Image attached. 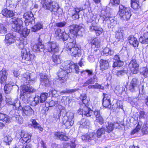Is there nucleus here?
Masks as SVG:
<instances>
[{
    "mask_svg": "<svg viewBox=\"0 0 148 148\" xmlns=\"http://www.w3.org/2000/svg\"><path fill=\"white\" fill-rule=\"evenodd\" d=\"M64 49L67 51L68 53L72 56H75L80 55V50L75 42H65Z\"/></svg>",
    "mask_w": 148,
    "mask_h": 148,
    "instance_id": "f257e3e1",
    "label": "nucleus"
},
{
    "mask_svg": "<svg viewBox=\"0 0 148 148\" xmlns=\"http://www.w3.org/2000/svg\"><path fill=\"white\" fill-rule=\"evenodd\" d=\"M39 51H43L44 48L47 51L52 53H55L58 52L59 47L58 45L53 42H48L46 43L44 46L41 43H38Z\"/></svg>",
    "mask_w": 148,
    "mask_h": 148,
    "instance_id": "f03ea898",
    "label": "nucleus"
},
{
    "mask_svg": "<svg viewBox=\"0 0 148 148\" xmlns=\"http://www.w3.org/2000/svg\"><path fill=\"white\" fill-rule=\"evenodd\" d=\"M41 4L42 7L45 9L50 10L51 12H56L59 7L58 3L51 0H42Z\"/></svg>",
    "mask_w": 148,
    "mask_h": 148,
    "instance_id": "7ed1b4c3",
    "label": "nucleus"
},
{
    "mask_svg": "<svg viewBox=\"0 0 148 148\" xmlns=\"http://www.w3.org/2000/svg\"><path fill=\"white\" fill-rule=\"evenodd\" d=\"M118 13L122 20L128 21L131 16L130 8L122 5L119 6Z\"/></svg>",
    "mask_w": 148,
    "mask_h": 148,
    "instance_id": "20e7f679",
    "label": "nucleus"
},
{
    "mask_svg": "<svg viewBox=\"0 0 148 148\" xmlns=\"http://www.w3.org/2000/svg\"><path fill=\"white\" fill-rule=\"evenodd\" d=\"M11 23L13 30L15 32H20L23 29V22L22 20L17 18H13L11 19Z\"/></svg>",
    "mask_w": 148,
    "mask_h": 148,
    "instance_id": "39448f33",
    "label": "nucleus"
},
{
    "mask_svg": "<svg viewBox=\"0 0 148 148\" xmlns=\"http://www.w3.org/2000/svg\"><path fill=\"white\" fill-rule=\"evenodd\" d=\"M21 53V56L23 60L26 61H31L35 58V55L33 53H32L29 49L23 50Z\"/></svg>",
    "mask_w": 148,
    "mask_h": 148,
    "instance_id": "423d86ee",
    "label": "nucleus"
},
{
    "mask_svg": "<svg viewBox=\"0 0 148 148\" xmlns=\"http://www.w3.org/2000/svg\"><path fill=\"white\" fill-rule=\"evenodd\" d=\"M23 17L25 19V22L26 26H31L34 24L35 22L33 15L31 12L25 13L24 14Z\"/></svg>",
    "mask_w": 148,
    "mask_h": 148,
    "instance_id": "0eeeda50",
    "label": "nucleus"
},
{
    "mask_svg": "<svg viewBox=\"0 0 148 148\" xmlns=\"http://www.w3.org/2000/svg\"><path fill=\"white\" fill-rule=\"evenodd\" d=\"M78 112L79 114H82L87 117L90 116L93 114V111L85 105L81 106L78 110Z\"/></svg>",
    "mask_w": 148,
    "mask_h": 148,
    "instance_id": "6e6552de",
    "label": "nucleus"
},
{
    "mask_svg": "<svg viewBox=\"0 0 148 148\" xmlns=\"http://www.w3.org/2000/svg\"><path fill=\"white\" fill-rule=\"evenodd\" d=\"M78 112L79 114H82L87 117L90 116L93 114V111L85 105L81 106L78 110Z\"/></svg>",
    "mask_w": 148,
    "mask_h": 148,
    "instance_id": "1a4fd4ad",
    "label": "nucleus"
},
{
    "mask_svg": "<svg viewBox=\"0 0 148 148\" xmlns=\"http://www.w3.org/2000/svg\"><path fill=\"white\" fill-rule=\"evenodd\" d=\"M71 71H68L65 69H60L57 75L59 77V79L61 83H63L66 82L67 80V74L71 72Z\"/></svg>",
    "mask_w": 148,
    "mask_h": 148,
    "instance_id": "9d476101",
    "label": "nucleus"
},
{
    "mask_svg": "<svg viewBox=\"0 0 148 148\" xmlns=\"http://www.w3.org/2000/svg\"><path fill=\"white\" fill-rule=\"evenodd\" d=\"M129 67L131 72L134 74H137L138 72L139 65L136 59L132 60L129 64Z\"/></svg>",
    "mask_w": 148,
    "mask_h": 148,
    "instance_id": "9b49d317",
    "label": "nucleus"
},
{
    "mask_svg": "<svg viewBox=\"0 0 148 148\" xmlns=\"http://www.w3.org/2000/svg\"><path fill=\"white\" fill-rule=\"evenodd\" d=\"M22 113L23 116H31L34 114V111L29 106L23 107L22 108Z\"/></svg>",
    "mask_w": 148,
    "mask_h": 148,
    "instance_id": "f8f14e48",
    "label": "nucleus"
},
{
    "mask_svg": "<svg viewBox=\"0 0 148 148\" xmlns=\"http://www.w3.org/2000/svg\"><path fill=\"white\" fill-rule=\"evenodd\" d=\"M81 26L77 25H73L70 27V34L73 38L75 36L78 32L82 28Z\"/></svg>",
    "mask_w": 148,
    "mask_h": 148,
    "instance_id": "ddd939ff",
    "label": "nucleus"
},
{
    "mask_svg": "<svg viewBox=\"0 0 148 148\" xmlns=\"http://www.w3.org/2000/svg\"><path fill=\"white\" fill-rule=\"evenodd\" d=\"M16 41V37L10 33H8L5 36L4 41L7 46L14 43Z\"/></svg>",
    "mask_w": 148,
    "mask_h": 148,
    "instance_id": "4468645a",
    "label": "nucleus"
},
{
    "mask_svg": "<svg viewBox=\"0 0 148 148\" xmlns=\"http://www.w3.org/2000/svg\"><path fill=\"white\" fill-rule=\"evenodd\" d=\"M5 68H3L0 71V82L1 84H4L6 83L8 74Z\"/></svg>",
    "mask_w": 148,
    "mask_h": 148,
    "instance_id": "2eb2a0df",
    "label": "nucleus"
},
{
    "mask_svg": "<svg viewBox=\"0 0 148 148\" xmlns=\"http://www.w3.org/2000/svg\"><path fill=\"white\" fill-rule=\"evenodd\" d=\"M21 136L23 143H29L31 140L32 135L30 133L22 131Z\"/></svg>",
    "mask_w": 148,
    "mask_h": 148,
    "instance_id": "dca6fc26",
    "label": "nucleus"
},
{
    "mask_svg": "<svg viewBox=\"0 0 148 148\" xmlns=\"http://www.w3.org/2000/svg\"><path fill=\"white\" fill-rule=\"evenodd\" d=\"M95 133L92 132L82 136V139L83 140L87 141L89 140H92L95 138Z\"/></svg>",
    "mask_w": 148,
    "mask_h": 148,
    "instance_id": "f3484780",
    "label": "nucleus"
},
{
    "mask_svg": "<svg viewBox=\"0 0 148 148\" xmlns=\"http://www.w3.org/2000/svg\"><path fill=\"white\" fill-rule=\"evenodd\" d=\"M35 90L32 87H30L29 85H24L21 87V94L23 95L27 93L34 92Z\"/></svg>",
    "mask_w": 148,
    "mask_h": 148,
    "instance_id": "a211bd4d",
    "label": "nucleus"
},
{
    "mask_svg": "<svg viewBox=\"0 0 148 148\" xmlns=\"http://www.w3.org/2000/svg\"><path fill=\"white\" fill-rule=\"evenodd\" d=\"M91 45L92 50L96 51L100 45V40L96 38L93 39L91 41Z\"/></svg>",
    "mask_w": 148,
    "mask_h": 148,
    "instance_id": "6ab92c4d",
    "label": "nucleus"
},
{
    "mask_svg": "<svg viewBox=\"0 0 148 148\" xmlns=\"http://www.w3.org/2000/svg\"><path fill=\"white\" fill-rule=\"evenodd\" d=\"M103 96L102 103L103 106L105 108H108L110 105V96L107 94H103Z\"/></svg>",
    "mask_w": 148,
    "mask_h": 148,
    "instance_id": "aec40b11",
    "label": "nucleus"
},
{
    "mask_svg": "<svg viewBox=\"0 0 148 148\" xmlns=\"http://www.w3.org/2000/svg\"><path fill=\"white\" fill-rule=\"evenodd\" d=\"M40 82L41 85L45 86H49L50 82L47 75H42L40 77Z\"/></svg>",
    "mask_w": 148,
    "mask_h": 148,
    "instance_id": "412c9836",
    "label": "nucleus"
},
{
    "mask_svg": "<svg viewBox=\"0 0 148 148\" xmlns=\"http://www.w3.org/2000/svg\"><path fill=\"white\" fill-rule=\"evenodd\" d=\"M99 63L100 69L101 70L106 69L109 67V62L107 60L101 59Z\"/></svg>",
    "mask_w": 148,
    "mask_h": 148,
    "instance_id": "4be33fe9",
    "label": "nucleus"
},
{
    "mask_svg": "<svg viewBox=\"0 0 148 148\" xmlns=\"http://www.w3.org/2000/svg\"><path fill=\"white\" fill-rule=\"evenodd\" d=\"M2 14L6 17H11L14 15V12L12 10L5 8L2 10Z\"/></svg>",
    "mask_w": 148,
    "mask_h": 148,
    "instance_id": "5701e85b",
    "label": "nucleus"
},
{
    "mask_svg": "<svg viewBox=\"0 0 148 148\" xmlns=\"http://www.w3.org/2000/svg\"><path fill=\"white\" fill-rule=\"evenodd\" d=\"M71 63L73 62H71L70 60L66 61L63 63L60 69H64L67 71H70L71 66Z\"/></svg>",
    "mask_w": 148,
    "mask_h": 148,
    "instance_id": "b1692460",
    "label": "nucleus"
},
{
    "mask_svg": "<svg viewBox=\"0 0 148 148\" xmlns=\"http://www.w3.org/2000/svg\"><path fill=\"white\" fill-rule=\"evenodd\" d=\"M128 40L130 44L134 47H137L138 46V42L137 39L133 36L128 37Z\"/></svg>",
    "mask_w": 148,
    "mask_h": 148,
    "instance_id": "393cba45",
    "label": "nucleus"
},
{
    "mask_svg": "<svg viewBox=\"0 0 148 148\" xmlns=\"http://www.w3.org/2000/svg\"><path fill=\"white\" fill-rule=\"evenodd\" d=\"M138 84V80L135 78H134L130 82L129 87V89L131 92H133L134 90V88L137 86Z\"/></svg>",
    "mask_w": 148,
    "mask_h": 148,
    "instance_id": "a878e982",
    "label": "nucleus"
},
{
    "mask_svg": "<svg viewBox=\"0 0 148 148\" xmlns=\"http://www.w3.org/2000/svg\"><path fill=\"white\" fill-rule=\"evenodd\" d=\"M81 8H76L71 11L73 18L76 19H78L79 18L78 13L81 11Z\"/></svg>",
    "mask_w": 148,
    "mask_h": 148,
    "instance_id": "bb28decb",
    "label": "nucleus"
},
{
    "mask_svg": "<svg viewBox=\"0 0 148 148\" xmlns=\"http://www.w3.org/2000/svg\"><path fill=\"white\" fill-rule=\"evenodd\" d=\"M139 41L143 44L148 43V32L145 33L141 36L139 39Z\"/></svg>",
    "mask_w": 148,
    "mask_h": 148,
    "instance_id": "cd10ccee",
    "label": "nucleus"
},
{
    "mask_svg": "<svg viewBox=\"0 0 148 148\" xmlns=\"http://www.w3.org/2000/svg\"><path fill=\"white\" fill-rule=\"evenodd\" d=\"M54 135L56 137L61 140L66 141L69 139L67 136L61 132H56Z\"/></svg>",
    "mask_w": 148,
    "mask_h": 148,
    "instance_id": "c85d7f7f",
    "label": "nucleus"
},
{
    "mask_svg": "<svg viewBox=\"0 0 148 148\" xmlns=\"http://www.w3.org/2000/svg\"><path fill=\"white\" fill-rule=\"evenodd\" d=\"M43 27V24L40 22L37 23L34 26L32 27L31 28V31L34 32H36L42 29Z\"/></svg>",
    "mask_w": 148,
    "mask_h": 148,
    "instance_id": "c756f323",
    "label": "nucleus"
},
{
    "mask_svg": "<svg viewBox=\"0 0 148 148\" xmlns=\"http://www.w3.org/2000/svg\"><path fill=\"white\" fill-rule=\"evenodd\" d=\"M0 120L6 123H9L11 122L10 117L7 115L0 113Z\"/></svg>",
    "mask_w": 148,
    "mask_h": 148,
    "instance_id": "7c9ffc66",
    "label": "nucleus"
},
{
    "mask_svg": "<svg viewBox=\"0 0 148 148\" xmlns=\"http://www.w3.org/2000/svg\"><path fill=\"white\" fill-rule=\"evenodd\" d=\"M119 126V124L117 123H116L114 124L112 123H108V125L106 126V131L107 132H110L113 130L114 126L117 127Z\"/></svg>",
    "mask_w": 148,
    "mask_h": 148,
    "instance_id": "2f4dec72",
    "label": "nucleus"
},
{
    "mask_svg": "<svg viewBox=\"0 0 148 148\" xmlns=\"http://www.w3.org/2000/svg\"><path fill=\"white\" fill-rule=\"evenodd\" d=\"M80 124L82 126L87 128L89 127L90 123L88 120L84 119L80 121Z\"/></svg>",
    "mask_w": 148,
    "mask_h": 148,
    "instance_id": "473e14b6",
    "label": "nucleus"
},
{
    "mask_svg": "<svg viewBox=\"0 0 148 148\" xmlns=\"http://www.w3.org/2000/svg\"><path fill=\"white\" fill-rule=\"evenodd\" d=\"M15 84L13 83H12L11 84H7L4 87V90L5 91V93H9L12 90V87Z\"/></svg>",
    "mask_w": 148,
    "mask_h": 148,
    "instance_id": "72a5a7b5",
    "label": "nucleus"
},
{
    "mask_svg": "<svg viewBox=\"0 0 148 148\" xmlns=\"http://www.w3.org/2000/svg\"><path fill=\"white\" fill-rule=\"evenodd\" d=\"M96 16L92 14H90L88 16L87 22L90 23H96L95 21Z\"/></svg>",
    "mask_w": 148,
    "mask_h": 148,
    "instance_id": "f704fd0d",
    "label": "nucleus"
},
{
    "mask_svg": "<svg viewBox=\"0 0 148 148\" xmlns=\"http://www.w3.org/2000/svg\"><path fill=\"white\" fill-rule=\"evenodd\" d=\"M32 126L35 128H37L40 131H42L43 129L41 127L40 125L37 122L35 119H33L32 120Z\"/></svg>",
    "mask_w": 148,
    "mask_h": 148,
    "instance_id": "c9c22d12",
    "label": "nucleus"
},
{
    "mask_svg": "<svg viewBox=\"0 0 148 148\" xmlns=\"http://www.w3.org/2000/svg\"><path fill=\"white\" fill-rule=\"evenodd\" d=\"M32 126L35 128H37L40 131H42L43 129L41 127L40 125L37 122L35 119H33L32 120Z\"/></svg>",
    "mask_w": 148,
    "mask_h": 148,
    "instance_id": "e433bc0d",
    "label": "nucleus"
},
{
    "mask_svg": "<svg viewBox=\"0 0 148 148\" xmlns=\"http://www.w3.org/2000/svg\"><path fill=\"white\" fill-rule=\"evenodd\" d=\"M142 125V122L139 120L138 124L136 128L133 130L131 132V134H134L138 132L141 129V126Z\"/></svg>",
    "mask_w": 148,
    "mask_h": 148,
    "instance_id": "4c0bfd02",
    "label": "nucleus"
},
{
    "mask_svg": "<svg viewBox=\"0 0 148 148\" xmlns=\"http://www.w3.org/2000/svg\"><path fill=\"white\" fill-rule=\"evenodd\" d=\"M140 73L145 77H148V65L140 70Z\"/></svg>",
    "mask_w": 148,
    "mask_h": 148,
    "instance_id": "58836bf2",
    "label": "nucleus"
},
{
    "mask_svg": "<svg viewBox=\"0 0 148 148\" xmlns=\"http://www.w3.org/2000/svg\"><path fill=\"white\" fill-rule=\"evenodd\" d=\"M124 31L121 29H119L116 33V37L120 40H122L123 38Z\"/></svg>",
    "mask_w": 148,
    "mask_h": 148,
    "instance_id": "ea45409f",
    "label": "nucleus"
},
{
    "mask_svg": "<svg viewBox=\"0 0 148 148\" xmlns=\"http://www.w3.org/2000/svg\"><path fill=\"white\" fill-rule=\"evenodd\" d=\"M52 59L54 62L56 64H58L61 63L62 60L59 56L53 55Z\"/></svg>",
    "mask_w": 148,
    "mask_h": 148,
    "instance_id": "a19ab883",
    "label": "nucleus"
},
{
    "mask_svg": "<svg viewBox=\"0 0 148 148\" xmlns=\"http://www.w3.org/2000/svg\"><path fill=\"white\" fill-rule=\"evenodd\" d=\"M12 105L14 106L15 108V109H18V110H21V107L20 104V101L18 100L17 99H15L14 101H13V103Z\"/></svg>",
    "mask_w": 148,
    "mask_h": 148,
    "instance_id": "79ce46f5",
    "label": "nucleus"
},
{
    "mask_svg": "<svg viewBox=\"0 0 148 148\" xmlns=\"http://www.w3.org/2000/svg\"><path fill=\"white\" fill-rule=\"evenodd\" d=\"M79 90V89L77 88H75L71 89H66V90L62 91L59 92L60 93L61 95H62L64 94H65L66 93H73L75 92H76L78 90Z\"/></svg>",
    "mask_w": 148,
    "mask_h": 148,
    "instance_id": "37998d69",
    "label": "nucleus"
},
{
    "mask_svg": "<svg viewBox=\"0 0 148 148\" xmlns=\"http://www.w3.org/2000/svg\"><path fill=\"white\" fill-rule=\"evenodd\" d=\"M30 31L29 29H28L27 28H23V29L21 30V32L18 33L21 34L23 37L25 38L29 34Z\"/></svg>",
    "mask_w": 148,
    "mask_h": 148,
    "instance_id": "c03bdc74",
    "label": "nucleus"
},
{
    "mask_svg": "<svg viewBox=\"0 0 148 148\" xmlns=\"http://www.w3.org/2000/svg\"><path fill=\"white\" fill-rule=\"evenodd\" d=\"M25 44L24 43V41L23 40H18L17 41L16 45L20 49L23 50V49L25 47Z\"/></svg>",
    "mask_w": 148,
    "mask_h": 148,
    "instance_id": "a18cd8bd",
    "label": "nucleus"
},
{
    "mask_svg": "<svg viewBox=\"0 0 148 148\" xmlns=\"http://www.w3.org/2000/svg\"><path fill=\"white\" fill-rule=\"evenodd\" d=\"M36 78V75L34 73L30 74L29 77V80H28V83L30 84L31 82L33 83L35 81Z\"/></svg>",
    "mask_w": 148,
    "mask_h": 148,
    "instance_id": "49530a36",
    "label": "nucleus"
},
{
    "mask_svg": "<svg viewBox=\"0 0 148 148\" xmlns=\"http://www.w3.org/2000/svg\"><path fill=\"white\" fill-rule=\"evenodd\" d=\"M63 124H64L67 127H69L70 126L72 125L74 123L73 120H71L70 119H68V120H64L63 122Z\"/></svg>",
    "mask_w": 148,
    "mask_h": 148,
    "instance_id": "de8ad7c7",
    "label": "nucleus"
},
{
    "mask_svg": "<svg viewBox=\"0 0 148 148\" xmlns=\"http://www.w3.org/2000/svg\"><path fill=\"white\" fill-rule=\"evenodd\" d=\"M60 29H57L55 30L54 36L57 39H60L61 37L62 33Z\"/></svg>",
    "mask_w": 148,
    "mask_h": 148,
    "instance_id": "09e8293b",
    "label": "nucleus"
},
{
    "mask_svg": "<svg viewBox=\"0 0 148 148\" xmlns=\"http://www.w3.org/2000/svg\"><path fill=\"white\" fill-rule=\"evenodd\" d=\"M48 96V94L47 93H44L41 94L40 97V102L42 103L45 101Z\"/></svg>",
    "mask_w": 148,
    "mask_h": 148,
    "instance_id": "8fccbe9b",
    "label": "nucleus"
},
{
    "mask_svg": "<svg viewBox=\"0 0 148 148\" xmlns=\"http://www.w3.org/2000/svg\"><path fill=\"white\" fill-rule=\"evenodd\" d=\"M30 75V73L28 72L23 74L21 76L23 80L26 81V83H28V80H29V77Z\"/></svg>",
    "mask_w": 148,
    "mask_h": 148,
    "instance_id": "3c124183",
    "label": "nucleus"
},
{
    "mask_svg": "<svg viewBox=\"0 0 148 148\" xmlns=\"http://www.w3.org/2000/svg\"><path fill=\"white\" fill-rule=\"evenodd\" d=\"M103 52L104 54L106 56L110 55H112L114 54V51L108 47H106L103 50Z\"/></svg>",
    "mask_w": 148,
    "mask_h": 148,
    "instance_id": "603ef678",
    "label": "nucleus"
},
{
    "mask_svg": "<svg viewBox=\"0 0 148 148\" xmlns=\"http://www.w3.org/2000/svg\"><path fill=\"white\" fill-rule=\"evenodd\" d=\"M105 129L104 127H101L99 129L97 132V136L98 138L100 137L102 134H104Z\"/></svg>",
    "mask_w": 148,
    "mask_h": 148,
    "instance_id": "864d4df0",
    "label": "nucleus"
},
{
    "mask_svg": "<svg viewBox=\"0 0 148 148\" xmlns=\"http://www.w3.org/2000/svg\"><path fill=\"white\" fill-rule=\"evenodd\" d=\"M12 140V138L11 136L8 135L4 137V141L6 143V145H10Z\"/></svg>",
    "mask_w": 148,
    "mask_h": 148,
    "instance_id": "5fc2aeb1",
    "label": "nucleus"
},
{
    "mask_svg": "<svg viewBox=\"0 0 148 148\" xmlns=\"http://www.w3.org/2000/svg\"><path fill=\"white\" fill-rule=\"evenodd\" d=\"M76 145L73 142H71L70 143H65L64 147V148H75Z\"/></svg>",
    "mask_w": 148,
    "mask_h": 148,
    "instance_id": "6e6d98bb",
    "label": "nucleus"
},
{
    "mask_svg": "<svg viewBox=\"0 0 148 148\" xmlns=\"http://www.w3.org/2000/svg\"><path fill=\"white\" fill-rule=\"evenodd\" d=\"M123 62L121 61H115L114 62L113 67L115 68L116 67H120L123 65Z\"/></svg>",
    "mask_w": 148,
    "mask_h": 148,
    "instance_id": "4d7b16f0",
    "label": "nucleus"
},
{
    "mask_svg": "<svg viewBox=\"0 0 148 148\" xmlns=\"http://www.w3.org/2000/svg\"><path fill=\"white\" fill-rule=\"evenodd\" d=\"M105 11L102 12V14L101 17L103 18V21L107 20L110 16V14L109 13H106L105 14Z\"/></svg>",
    "mask_w": 148,
    "mask_h": 148,
    "instance_id": "13d9d810",
    "label": "nucleus"
},
{
    "mask_svg": "<svg viewBox=\"0 0 148 148\" xmlns=\"http://www.w3.org/2000/svg\"><path fill=\"white\" fill-rule=\"evenodd\" d=\"M132 8L134 10H137L140 7L139 1L131 2Z\"/></svg>",
    "mask_w": 148,
    "mask_h": 148,
    "instance_id": "bf43d9fd",
    "label": "nucleus"
},
{
    "mask_svg": "<svg viewBox=\"0 0 148 148\" xmlns=\"http://www.w3.org/2000/svg\"><path fill=\"white\" fill-rule=\"evenodd\" d=\"M7 32L6 28L3 25L0 24V34H3Z\"/></svg>",
    "mask_w": 148,
    "mask_h": 148,
    "instance_id": "052dcab7",
    "label": "nucleus"
},
{
    "mask_svg": "<svg viewBox=\"0 0 148 148\" xmlns=\"http://www.w3.org/2000/svg\"><path fill=\"white\" fill-rule=\"evenodd\" d=\"M87 98L86 95L85 94H82L81 95L80 99H81L84 104L83 105H86L88 102V101L86 100Z\"/></svg>",
    "mask_w": 148,
    "mask_h": 148,
    "instance_id": "680f3d73",
    "label": "nucleus"
},
{
    "mask_svg": "<svg viewBox=\"0 0 148 148\" xmlns=\"http://www.w3.org/2000/svg\"><path fill=\"white\" fill-rule=\"evenodd\" d=\"M15 118V121L16 122L19 124H21L23 122L22 118L19 115H16L14 117Z\"/></svg>",
    "mask_w": 148,
    "mask_h": 148,
    "instance_id": "e2e57ef3",
    "label": "nucleus"
},
{
    "mask_svg": "<svg viewBox=\"0 0 148 148\" xmlns=\"http://www.w3.org/2000/svg\"><path fill=\"white\" fill-rule=\"evenodd\" d=\"M143 132L145 134H146L148 133V125L146 123H144L142 127Z\"/></svg>",
    "mask_w": 148,
    "mask_h": 148,
    "instance_id": "0e129e2a",
    "label": "nucleus"
},
{
    "mask_svg": "<svg viewBox=\"0 0 148 148\" xmlns=\"http://www.w3.org/2000/svg\"><path fill=\"white\" fill-rule=\"evenodd\" d=\"M95 81L94 79L90 78L89 80L84 83L83 85V87L86 86L90 84H93Z\"/></svg>",
    "mask_w": 148,
    "mask_h": 148,
    "instance_id": "69168bd1",
    "label": "nucleus"
},
{
    "mask_svg": "<svg viewBox=\"0 0 148 148\" xmlns=\"http://www.w3.org/2000/svg\"><path fill=\"white\" fill-rule=\"evenodd\" d=\"M71 70L74 69H75L76 73H79V69L78 66L76 64H74L73 63H71Z\"/></svg>",
    "mask_w": 148,
    "mask_h": 148,
    "instance_id": "338daca9",
    "label": "nucleus"
},
{
    "mask_svg": "<svg viewBox=\"0 0 148 148\" xmlns=\"http://www.w3.org/2000/svg\"><path fill=\"white\" fill-rule=\"evenodd\" d=\"M69 37V35L66 34L65 32H62L61 37L60 38V39H62L63 40H66L68 39V38Z\"/></svg>",
    "mask_w": 148,
    "mask_h": 148,
    "instance_id": "774afa93",
    "label": "nucleus"
}]
</instances>
